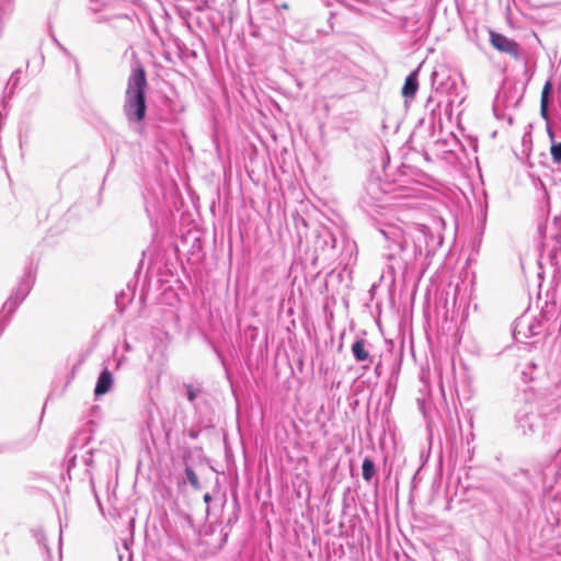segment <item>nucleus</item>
<instances>
[{
    "label": "nucleus",
    "mask_w": 561,
    "mask_h": 561,
    "mask_svg": "<svg viewBox=\"0 0 561 561\" xmlns=\"http://www.w3.org/2000/svg\"><path fill=\"white\" fill-rule=\"evenodd\" d=\"M147 75L142 64L136 59L127 78L123 111L129 122L139 123L146 116Z\"/></svg>",
    "instance_id": "nucleus-1"
},
{
    "label": "nucleus",
    "mask_w": 561,
    "mask_h": 561,
    "mask_svg": "<svg viewBox=\"0 0 561 561\" xmlns=\"http://www.w3.org/2000/svg\"><path fill=\"white\" fill-rule=\"evenodd\" d=\"M489 41L491 46L503 55H507L514 60H523L525 58L524 51L520 45L514 39L505 36L502 33H497L493 30H489Z\"/></svg>",
    "instance_id": "nucleus-2"
},
{
    "label": "nucleus",
    "mask_w": 561,
    "mask_h": 561,
    "mask_svg": "<svg viewBox=\"0 0 561 561\" xmlns=\"http://www.w3.org/2000/svg\"><path fill=\"white\" fill-rule=\"evenodd\" d=\"M33 284L34 275L31 272H28L19 283L18 287L14 289V291L11 294L8 300L4 302L3 309L8 310V312H13L15 308L25 299Z\"/></svg>",
    "instance_id": "nucleus-3"
},
{
    "label": "nucleus",
    "mask_w": 561,
    "mask_h": 561,
    "mask_svg": "<svg viewBox=\"0 0 561 561\" xmlns=\"http://www.w3.org/2000/svg\"><path fill=\"white\" fill-rule=\"evenodd\" d=\"M33 284L34 275L31 272H28L19 283L18 287L14 289V291L11 294L8 300L4 302L3 309L8 310V312H13L15 308L25 299Z\"/></svg>",
    "instance_id": "nucleus-4"
},
{
    "label": "nucleus",
    "mask_w": 561,
    "mask_h": 561,
    "mask_svg": "<svg viewBox=\"0 0 561 561\" xmlns=\"http://www.w3.org/2000/svg\"><path fill=\"white\" fill-rule=\"evenodd\" d=\"M380 232L385 239L390 242L388 248L391 252L387 254L389 260L396 257L399 253L404 252L407 239L400 229L391 227L387 230H381Z\"/></svg>",
    "instance_id": "nucleus-5"
},
{
    "label": "nucleus",
    "mask_w": 561,
    "mask_h": 561,
    "mask_svg": "<svg viewBox=\"0 0 561 561\" xmlns=\"http://www.w3.org/2000/svg\"><path fill=\"white\" fill-rule=\"evenodd\" d=\"M368 342L364 339H357L352 344V354L356 362L358 363H365L363 368H368L369 365L373 363V356L369 353L368 348Z\"/></svg>",
    "instance_id": "nucleus-6"
},
{
    "label": "nucleus",
    "mask_w": 561,
    "mask_h": 561,
    "mask_svg": "<svg viewBox=\"0 0 561 561\" xmlns=\"http://www.w3.org/2000/svg\"><path fill=\"white\" fill-rule=\"evenodd\" d=\"M518 427L525 435L535 433L536 428L540 426L541 420L537 414L525 413L517 419Z\"/></svg>",
    "instance_id": "nucleus-7"
},
{
    "label": "nucleus",
    "mask_w": 561,
    "mask_h": 561,
    "mask_svg": "<svg viewBox=\"0 0 561 561\" xmlns=\"http://www.w3.org/2000/svg\"><path fill=\"white\" fill-rule=\"evenodd\" d=\"M113 386V375L112 373L105 368L101 371L95 388H94V394L96 397L103 396L106 392L110 391V389Z\"/></svg>",
    "instance_id": "nucleus-8"
},
{
    "label": "nucleus",
    "mask_w": 561,
    "mask_h": 561,
    "mask_svg": "<svg viewBox=\"0 0 561 561\" xmlns=\"http://www.w3.org/2000/svg\"><path fill=\"white\" fill-rule=\"evenodd\" d=\"M417 73L419 70H414L407 77L401 91L403 98L413 99L415 96L419 89Z\"/></svg>",
    "instance_id": "nucleus-9"
},
{
    "label": "nucleus",
    "mask_w": 561,
    "mask_h": 561,
    "mask_svg": "<svg viewBox=\"0 0 561 561\" xmlns=\"http://www.w3.org/2000/svg\"><path fill=\"white\" fill-rule=\"evenodd\" d=\"M366 194L367 196L363 197V202L367 205L381 201L382 193L379 188V183L377 181L370 182L366 188Z\"/></svg>",
    "instance_id": "nucleus-10"
},
{
    "label": "nucleus",
    "mask_w": 561,
    "mask_h": 561,
    "mask_svg": "<svg viewBox=\"0 0 561 561\" xmlns=\"http://www.w3.org/2000/svg\"><path fill=\"white\" fill-rule=\"evenodd\" d=\"M416 232L417 236L414 238L413 259H416L417 255L422 254L421 241L427 239L430 230L425 226H421L417 228Z\"/></svg>",
    "instance_id": "nucleus-11"
},
{
    "label": "nucleus",
    "mask_w": 561,
    "mask_h": 561,
    "mask_svg": "<svg viewBox=\"0 0 561 561\" xmlns=\"http://www.w3.org/2000/svg\"><path fill=\"white\" fill-rule=\"evenodd\" d=\"M363 478L366 482H369L376 473L375 463L370 458H365L363 461Z\"/></svg>",
    "instance_id": "nucleus-12"
},
{
    "label": "nucleus",
    "mask_w": 561,
    "mask_h": 561,
    "mask_svg": "<svg viewBox=\"0 0 561 561\" xmlns=\"http://www.w3.org/2000/svg\"><path fill=\"white\" fill-rule=\"evenodd\" d=\"M184 389L186 391V398L191 403H194L198 396L202 393L201 387H195L191 383H185Z\"/></svg>",
    "instance_id": "nucleus-13"
},
{
    "label": "nucleus",
    "mask_w": 561,
    "mask_h": 561,
    "mask_svg": "<svg viewBox=\"0 0 561 561\" xmlns=\"http://www.w3.org/2000/svg\"><path fill=\"white\" fill-rule=\"evenodd\" d=\"M185 476H186V479L188 481V483L195 488V489H198L199 488V481H198V477L197 474L195 473V471L190 468V467H186L185 469Z\"/></svg>",
    "instance_id": "nucleus-14"
},
{
    "label": "nucleus",
    "mask_w": 561,
    "mask_h": 561,
    "mask_svg": "<svg viewBox=\"0 0 561 561\" xmlns=\"http://www.w3.org/2000/svg\"><path fill=\"white\" fill-rule=\"evenodd\" d=\"M552 90V84L550 81H547L543 85L542 92H541V100L540 103L548 104L549 103V94Z\"/></svg>",
    "instance_id": "nucleus-15"
},
{
    "label": "nucleus",
    "mask_w": 561,
    "mask_h": 561,
    "mask_svg": "<svg viewBox=\"0 0 561 561\" xmlns=\"http://www.w3.org/2000/svg\"><path fill=\"white\" fill-rule=\"evenodd\" d=\"M552 90V84L550 81H547L543 85L542 92H541V100L540 103L548 104L549 103V94Z\"/></svg>",
    "instance_id": "nucleus-16"
},
{
    "label": "nucleus",
    "mask_w": 561,
    "mask_h": 561,
    "mask_svg": "<svg viewBox=\"0 0 561 561\" xmlns=\"http://www.w3.org/2000/svg\"><path fill=\"white\" fill-rule=\"evenodd\" d=\"M551 156L554 162H561V142L551 146Z\"/></svg>",
    "instance_id": "nucleus-17"
},
{
    "label": "nucleus",
    "mask_w": 561,
    "mask_h": 561,
    "mask_svg": "<svg viewBox=\"0 0 561 561\" xmlns=\"http://www.w3.org/2000/svg\"><path fill=\"white\" fill-rule=\"evenodd\" d=\"M36 538H37L38 543L42 545L45 548L47 553H49V550H48L47 545H46V537H45V535L42 534V533H38L36 535Z\"/></svg>",
    "instance_id": "nucleus-18"
},
{
    "label": "nucleus",
    "mask_w": 561,
    "mask_h": 561,
    "mask_svg": "<svg viewBox=\"0 0 561 561\" xmlns=\"http://www.w3.org/2000/svg\"><path fill=\"white\" fill-rule=\"evenodd\" d=\"M10 444L8 443H0V454H4L10 451Z\"/></svg>",
    "instance_id": "nucleus-19"
},
{
    "label": "nucleus",
    "mask_w": 561,
    "mask_h": 561,
    "mask_svg": "<svg viewBox=\"0 0 561 561\" xmlns=\"http://www.w3.org/2000/svg\"><path fill=\"white\" fill-rule=\"evenodd\" d=\"M540 110L543 117H547L548 104L540 103Z\"/></svg>",
    "instance_id": "nucleus-20"
},
{
    "label": "nucleus",
    "mask_w": 561,
    "mask_h": 561,
    "mask_svg": "<svg viewBox=\"0 0 561 561\" xmlns=\"http://www.w3.org/2000/svg\"><path fill=\"white\" fill-rule=\"evenodd\" d=\"M204 501H205L206 503H208V502H210V501H211V496H210V494H209V493H206V494L204 495Z\"/></svg>",
    "instance_id": "nucleus-21"
}]
</instances>
